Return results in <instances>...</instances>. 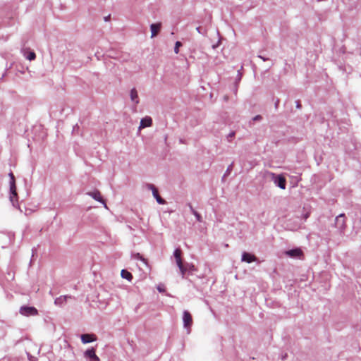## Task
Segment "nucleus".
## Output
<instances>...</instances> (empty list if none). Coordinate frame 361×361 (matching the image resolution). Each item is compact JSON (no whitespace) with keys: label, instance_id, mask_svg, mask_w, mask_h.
Masks as SVG:
<instances>
[{"label":"nucleus","instance_id":"1","mask_svg":"<svg viewBox=\"0 0 361 361\" xmlns=\"http://www.w3.org/2000/svg\"><path fill=\"white\" fill-rule=\"evenodd\" d=\"M274 183L276 184L280 188L284 190L286 185V180L282 175H276L273 173H271Z\"/></svg>","mask_w":361,"mask_h":361},{"label":"nucleus","instance_id":"2","mask_svg":"<svg viewBox=\"0 0 361 361\" xmlns=\"http://www.w3.org/2000/svg\"><path fill=\"white\" fill-rule=\"evenodd\" d=\"M20 313L24 316H34L38 314L37 310L34 307L23 306L20 309Z\"/></svg>","mask_w":361,"mask_h":361},{"label":"nucleus","instance_id":"3","mask_svg":"<svg viewBox=\"0 0 361 361\" xmlns=\"http://www.w3.org/2000/svg\"><path fill=\"white\" fill-rule=\"evenodd\" d=\"M286 255L292 258H299L302 259L303 257V252L300 248H295L293 250H290L286 251Z\"/></svg>","mask_w":361,"mask_h":361},{"label":"nucleus","instance_id":"4","mask_svg":"<svg viewBox=\"0 0 361 361\" xmlns=\"http://www.w3.org/2000/svg\"><path fill=\"white\" fill-rule=\"evenodd\" d=\"M85 357L88 361H100L99 358L95 353L94 348H92L85 352Z\"/></svg>","mask_w":361,"mask_h":361},{"label":"nucleus","instance_id":"5","mask_svg":"<svg viewBox=\"0 0 361 361\" xmlns=\"http://www.w3.org/2000/svg\"><path fill=\"white\" fill-rule=\"evenodd\" d=\"M183 319L184 326L188 329L190 328V326H192V318L189 312L184 311Z\"/></svg>","mask_w":361,"mask_h":361},{"label":"nucleus","instance_id":"6","mask_svg":"<svg viewBox=\"0 0 361 361\" xmlns=\"http://www.w3.org/2000/svg\"><path fill=\"white\" fill-rule=\"evenodd\" d=\"M149 188L152 190L153 195L159 204H164L166 203V201L159 195L158 190L154 185H149Z\"/></svg>","mask_w":361,"mask_h":361},{"label":"nucleus","instance_id":"7","mask_svg":"<svg viewBox=\"0 0 361 361\" xmlns=\"http://www.w3.org/2000/svg\"><path fill=\"white\" fill-rule=\"evenodd\" d=\"M88 195L91 196L93 199H94L97 201H99L104 204L105 208H107L106 204L104 202V200H103L101 193L98 190H95L93 192H88Z\"/></svg>","mask_w":361,"mask_h":361},{"label":"nucleus","instance_id":"8","mask_svg":"<svg viewBox=\"0 0 361 361\" xmlns=\"http://www.w3.org/2000/svg\"><path fill=\"white\" fill-rule=\"evenodd\" d=\"M345 214H340L336 218V224L341 229H343L345 227Z\"/></svg>","mask_w":361,"mask_h":361},{"label":"nucleus","instance_id":"9","mask_svg":"<svg viewBox=\"0 0 361 361\" xmlns=\"http://www.w3.org/2000/svg\"><path fill=\"white\" fill-rule=\"evenodd\" d=\"M257 260V257L247 252H244L242 255V261L246 262L247 263H250L252 262H255Z\"/></svg>","mask_w":361,"mask_h":361},{"label":"nucleus","instance_id":"10","mask_svg":"<svg viewBox=\"0 0 361 361\" xmlns=\"http://www.w3.org/2000/svg\"><path fill=\"white\" fill-rule=\"evenodd\" d=\"M81 340L83 343H87L96 340V336L94 334H82Z\"/></svg>","mask_w":361,"mask_h":361},{"label":"nucleus","instance_id":"11","mask_svg":"<svg viewBox=\"0 0 361 361\" xmlns=\"http://www.w3.org/2000/svg\"><path fill=\"white\" fill-rule=\"evenodd\" d=\"M152 119L151 118V117L147 116L141 120L140 128L149 127L152 126Z\"/></svg>","mask_w":361,"mask_h":361},{"label":"nucleus","instance_id":"12","mask_svg":"<svg viewBox=\"0 0 361 361\" xmlns=\"http://www.w3.org/2000/svg\"><path fill=\"white\" fill-rule=\"evenodd\" d=\"M161 26V23H154L151 25L150 28L152 32V37H155L159 32Z\"/></svg>","mask_w":361,"mask_h":361},{"label":"nucleus","instance_id":"13","mask_svg":"<svg viewBox=\"0 0 361 361\" xmlns=\"http://www.w3.org/2000/svg\"><path fill=\"white\" fill-rule=\"evenodd\" d=\"M71 298V297L68 295H62L56 298L54 302L57 305H61L63 303H66L67 302V300Z\"/></svg>","mask_w":361,"mask_h":361},{"label":"nucleus","instance_id":"14","mask_svg":"<svg viewBox=\"0 0 361 361\" xmlns=\"http://www.w3.org/2000/svg\"><path fill=\"white\" fill-rule=\"evenodd\" d=\"M181 254H182V252L179 248L176 249L174 251V257H175L177 265H180V264H181V263H183V261L181 259Z\"/></svg>","mask_w":361,"mask_h":361},{"label":"nucleus","instance_id":"15","mask_svg":"<svg viewBox=\"0 0 361 361\" xmlns=\"http://www.w3.org/2000/svg\"><path fill=\"white\" fill-rule=\"evenodd\" d=\"M24 56L27 59L30 61L35 60L36 58L35 53L32 51H28V49L24 50Z\"/></svg>","mask_w":361,"mask_h":361},{"label":"nucleus","instance_id":"16","mask_svg":"<svg viewBox=\"0 0 361 361\" xmlns=\"http://www.w3.org/2000/svg\"><path fill=\"white\" fill-rule=\"evenodd\" d=\"M121 274L123 279H126L128 280L129 281H130L133 279L132 274L126 269H123L121 271Z\"/></svg>","mask_w":361,"mask_h":361},{"label":"nucleus","instance_id":"17","mask_svg":"<svg viewBox=\"0 0 361 361\" xmlns=\"http://www.w3.org/2000/svg\"><path fill=\"white\" fill-rule=\"evenodd\" d=\"M10 178H11V190L12 192V194L13 195H17L16 191V186H15V180H14V176L12 173L9 174Z\"/></svg>","mask_w":361,"mask_h":361},{"label":"nucleus","instance_id":"18","mask_svg":"<svg viewBox=\"0 0 361 361\" xmlns=\"http://www.w3.org/2000/svg\"><path fill=\"white\" fill-rule=\"evenodd\" d=\"M130 98H131L132 101H134L136 103H138L137 92V90L135 88L132 89L131 91H130Z\"/></svg>","mask_w":361,"mask_h":361},{"label":"nucleus","instance_id":"19","mask_svg":"<svg viewBox=\"0 0 361 361\" xmlns=\"http://www.w3.org/2000/svg\"><path fill=\"white\" fill-rule=\"evenodd\" d=\"M189 207H190V209L192 213L195 216L197 221L202 222V219L201 215L196 210H195L193 209V207H192V205L190 204H189Z\"/></svg>","mask_w":361,"mask_h":361},{"label":"nucleus","instance_id":"20","mask_svg":"<svg viewBox=\"0 0 361 361\" xmlns=\"http://www.w3.org/2000/svg\"><path fill=\"white\" fill-rule=\"evenodd\" d=\"M188 265L185 266V265L183 264V263H181V264L178 265V268H179V269H180V272H181V274H182L183 277L184 276L185 274V273H186V271H188Z\"/></svg>","mask_w":361,"mask_h":361},{"label":"nucleus","instance_id":"21","mask_svg":"<svg viewBox=\"0 0 361 361\" xmlns=\"http://www.w3.org/2000/svg\"><path fill=\"white\" fill-rule=\"evenodd\" d=\"M182 46L181 42H176L174 47V51L176 54H178L179 51V47Z\"/></svg>","mask_w":361,"mask_h":361},{"label":"nucleus","instance_id":"22","mask_svg":"<svg viewBox=\"0 0 361 361\" xmlns=\"http://www.w3.org/2000/svg\"><path fill=\"white\" fill-rule=\"evenodd\" d=\"M135 256V257H136L137 259L142 260V262H144L145 263H147V260H146L145 258H143V257H142V255H140V253H137Z\"/></svg>","mask_w":361,"mask_h":361},{"label":"nucleus","instance_id":"23","mask_svg":"<svg viewBox=\"0 0 361 361\" xmlns=\"http://www.w3.org/2000/svg\"><path fill=\"white\" fill-rule=\"evenodd\" d=\"M235 136V132H231L228 135V140L229 142L231 141V139Z\"/></svg>","mask_w":361,"mask_h":361},{"label":"nucleus","instance_id":"24","mask_svg":"<svg viewBox=\"0 0 361 361\" xmlns=\"http://www.w3.org/2000/svg\"><path fill=\"white\" fill-rule=\"evenodd\" d=\"M261 118H262V116H259V115H257V116H256L253 118V120H254V121H258V120H260Z\"/></svg>","mask_w":361,"mask_h":361},{"label":"nucleus","instance_id":"25","mask_svg":"<svg viewBox=\"0 0 361 361\" xmlns=\"http://www.w3.org/2000/svg\"><path fill=\"white\" fill-rule=\"evenodd\" d=\"M110 18V15L104 18V20L107 21Z\"/></svg>","mask_w":361,"mask_h":361},{"label":"nucleus","instance_id":"26","mask_svg":"<svg viewBox=\"0 0 361 361\" xmlns=\"http://www.w3.org/2000/svg\"><path fill=\"white\" fill-rule=\"evenodd\" d=\"M297 106H298V108H300V104L299 103L297 104Z\"/></svg>","mask_w":361,"mask_h":361},{"label":"nucleus","instance_id":"27","mask_svg":"<svg viewBox=\"0 0 361 361\" xmlns=\"http://www.w3.org/2000/svg\"><path fill=\"white\" fill-rule=\"evenodd\" d=\"M32 357H31V356H30V357H29V360L33 361V360H32Z\"/></svg>","mask_w":361,"mask_h":361}]
</instances>
